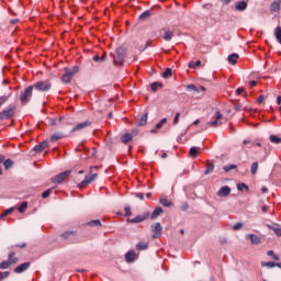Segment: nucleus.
Wrapping results in <instances>:
<instances>
[{
	"label": "nucleus",
	"instance_id": "1",
	"mask_svg": "<svg viewBox=\"0 0 281 281\" xmlns=\"http://www.w3.org/2000/svg\"><path fill=\"white\" fill-rule=\"evenodd\" d=\"M78 71H80L79 66H74L72 68H69V67L64 68V74L61 76V82H64L65 85H69V82H71L74 76H76V74H78Z\"/></svg>",
	"mask_w": 281,
	"mask_h": 281
},
{
	"label": "nucleus",
	"instance_id": "2",
	"mask_svg": "<svg viewBox=\"0 0 281 281\" xmlns=\"http://www.w3.org/2000/svg\"><path fill=\"white\" fill-rule=\"evenodd\" d=\"M32 87L36 91H41L42 93H47V91H52V81L49 79L44 81H37Z\"/></svg>",
	"mask_w": 281,
	"mask_h": 281
},
{
	"label": "nucleus",
	"instance_id": "3",
	"mask_svg": "<svg viewBox=\"0 0 281 281\" xmlns=\"http://www.w3.org/2000/svg\"><path fill=\"white\" fill-rule=\"evenodd\" d=\"M16 254L14 251L9 252V259L0 263V269H9L11 265H16L19 258L14 257Z\"/></svg>",
	"mask_w": 281,
	"mask_h": 281
},
{
	"label": "nucleus",
	"instance_id": "4",
	"mask_svg": "<svg viewBox=\"0 0 281 281\" xmlns=\"http://www.w3.org/2000/svg\"><path fill=\"white\" fill-rule=\"evenodd\" d=\"M32 91H34V87L29 86L24 89V91L20 93V102L22 104H27V102H30V98H32Z\"/></svg>",
	"mask_w": 281,
	"mask_h": 281
},
{
	"label": "nucleus",
	"instance_id": "5",
	"mask_svg": "<svg viewBox=\"0 0 281 281\" xmlns=\"http://www.w3.org/2000/svg\"><path fill=\"white\" fill-rule=\"evenodd\" d=\"M71 175V170L63 171L61 173H58L57 176L52 178V183H56L57 186H60L65 179H68V177Z\"/></svg>",
	"mask_w": 281,
	"mask_h": 281
},
{
	"label": "nucleus",
	"instance_id": "6",
	"mask_svg": "<svg viewBox=\"0 0 281 281\" xmlns=\"http://www.w3.org/2000/svg\"><path fill=\"white\" fill-rule=\"evenodd\" d=\"M76 236H78V231H66L60 234V238L69 243H76Z\"/></svg>",
	"mask_w": 281,
	"mask_h": 281
},
{
	"label": "nucleus",
	"instance_id": "7",
	"mask_svg": "<svg viewBox=\"0 0 281 281\" xmlns=\"http://www.w3.org/2000/svg\"><path fill=\"white\" fill-rule=\"evenodd\" d=\"M95 179H98V173L88 175V176H86L85 179L78 184V188H80V189L87 188V186H90L91 183H93V181H95Z\"/></svg>",
	"mask_w": 281,
	"mask_h": 281
},
{
	"label": "nucleus",
	"instance_id": "8",
	"mask_svg": "<svg viewBox=\"0 0 281 281\" xmlns=\"http://www.w3.org/2000/svg\"><path fill=\"white\" fill-rule=\"evenodd\" d=\"M16 111L15 106L8 108L7 110H3L0 112V120H10V117L14 116V113Z\"/></svg>",
	"mask_w": 281,
	"mask_h": 281
},
{
	"label": "nucleus",
	"instance_id": "9",
	"mask_svg": "<svg viewBox=\"0 0 281 281\" xmlns=\"http://www.w3.org/2000/svg\"><path fill=\"white\" fill-rule=\"evenodd\" d=\"M161 223L157 222L150 226V232H153L151 238H161Z\"/></svg>",
	"mask_w": 281,
	"mask_h": 281
},
{
	"label": "nucleus",
	"instance_id": "10",
	"mask_svg": "<svg viewBox=\"0 0 281 281\" xmlns=\"http://www.w3.org/2000/svg\"><path fill=\"white\" fill-rule=\"evenodd\" d=\"M221 120H223V114H221V112L217 111L215 113V120L207 122V126H211L212 128H216V127L221 126V124H223V122Z\"/></svg>",
	"mask_w": 281,
	"mask_h": 281
},
{
	"label": "nucleus",
	"instance_id": "11",
	"mask_svg": "<svg viewBox=\"0 0 281 281\" xmlns=\"http://www.w3.org/2000/svg\"><path fill=\"white\" fill-rule=\"evenodd\" d=\"M150 216V213L146 212L143 215H137L134 218L127 220V223H144V221H147V218Z\"/></svg>",
	"mask_w": 281,
	"mask_h": 281
},
{
	"label": "nucleus",
	"instance_id": "12",
	"mask_svg": "<svg viewBox=\"0 0 281 281\" xmlns=\"http://www.w3.org/2000/svg\"><path fill=\"white\" fill-rule=\"evenodd\" d=\"M91 124H93L91 121H85L82 123H79L72 127L71 133H76L77 131H85V128H89Z\"/></svg>",
	"mask_w": 281,
	"mask_h": 281
},
{
	"label": "nucleus",
	"instance_id": "13",
	"mask_svg": "<svg viewBox=\"0 0 281 281\" xmlns=\"http://www.w3.org/2000/svg\"><path fill=\"white\" fill-rule=\"evenodd\" d=\"M30 267H32V263H30V262L21 263L20 266L14 268V273H23V272L27 271V269Z\"/></svg>",
	"mask_w": 281,
	"mask_h": 281
},
{
	"label": "nucleus",
	"instance_id": "14",
	"mask_svg": "<svg viewBox=\"0 0 281 281\" xmlns=\"http://www.w3.org/2000/svg\"><path fill=\"white\" fill-rule=\"evenodd\" d=\"M249 3H247V1L243 0V1H238L235 3V10L237 12H245V10H247Z\"/></svg>",
	"mask_w": 281,
	"mask_h": 281
},
{
	"label": "nucleus",
	"instance_id": "15",
	"mask_svg": "<svg viewBox=\"0 0 281 281\" xmlns=\"http://www.w3.org/2000/svg\"><path fill=\"white\" fill-rule=\"evenodd\" d=\"M232 193V188L225 186V187H222L218 192H217V196H229V194Z\"/></svg>",
	"mask_w": 281,
	"mask_h": 281
},
{
	"label": "nucleus",
	"instance_id": "16",
	"mask_svg": "<svg viewBox=\"0 0 281 281\" xmlns=\"http://www.w3.org/2000/svg\"><path fill=\"white\" fill-rule=\"evenodd\" d=\"M247 238H249L251 245H260V243H262V238L256 234H248Z\"/></svg>",
	"mask_w": 281,
	"mask_h": 281
},
{
	"label": "nucleus",
	"instance_id": "17",
	"mask_svg": "<svg viewBox=\"0 0 281 281\" xmlns=\"http://www.w3.org/2000/svg\"><path fill=\"white\" fill-rule=\"evenodd\" d=\"M49 146V143L46 140H43L40 145H36L33 150L35 153H43L45 150V148H47Z\"/></svg>",
	"mask_w": 281,
	"mask_h": 281
},
{
	"label": "nucleus",
	"instance_id": "18",
	"mask_svg": "<svg viewBox=\"0 0 281 281\" xmlns=\"http://www.w3.org/2000/svg\"><path fill=\"white\" fill-rule=\"evenodd\" d=\"M281 8V0H273L270 4V11L271 12H278Z\"/></svg>",
	"mask_w": 281,
	"mask_h": 281
},
{
	"label": "nucleus",
	"instance_id": "19",
	"mask_svg": "<svg viewBox=\"0 0 281 281\" xmlns=\"http://www.w3.org/2000/svg\"><path fill=\"white\" fill-rule=\"evenodd\" d=\"M112 58H113V63L116 67H119L120 65H123L124 64V57L120 56V55H111Z\"/></svg>",
	"mask_w": 281,
	"mask_h": 281
},
{
	"label": "nucleus",
	"instance_id": "20",
	"mask_svg": "<svg viewBox=\"0 0 281 281\" xmlns=\"http://www.w3.org/2000/svg\"><path fill=\"white\" fill-rule=\"evenodd\" d=\"M212 172H214V162H212L211 160H207L204 175H212Z\"/></svg>",
	"mask_w": 281,
	"mask_h": 281
},
{
	"label": "nucleus",
	"instance_id": "21",
	"mask_svg": "<svg viewBox=\"0 0 281 281\" xmlns=\"http://www.w3.org/2000/svg\"><path fill=\"white\" fill-rule=\"evenodd\" d=\"M238 58H240V56L236 53H233L228 56V63L231 65H236V63H238Z\"/></svg>",
	"mask_w": 281,
	"mask_h": 281
},
{
	"label": "nucleus",
	"instance_id": "22",
	"mask_svg": "<svg viewBox=\"0 0 281 281\" xmlns=\"http://www.w3.org/2000/svg\"><path fill=\"white\" fill-rule=\"evenodd\" d=\"M121 142H122L123 144H128V142H133V134H128V133L123 134V135L121 136Z\"/></svg>",
	"mask_w": 281,
	"mask_h": 281
},
{
	"label": "nucleus",
	"instance_id": "23",
	"mask_svg": "<svg viewBox=\"0 0 281 281\" xmlns=\"http://www.w3.org/2000/svg\"><path fill=\"white\" fill-rule=\"evenodd\" d=\"M148 123V113H145L138 121L137 126H146Z\"/></svg>",
	"mask_w": 281,
	"mask_h": 281
},
{
	"label": "nucleus",
	"instance_id": "24",
	"mask_svg": "<svg viewBox=\"0 0 281 281\" xmlns=\"http://www.w3.org/2000/svg\"><path fill=\"white\" fill-rule=\"evenodd\" d=\"M160 214H164V209H161V206H158L151 213V216H150L151 221H155V218H157V216H159Z\"/></svg>",
	"mask_w": 281,
	"mask_h": 281
},
{
	"label": "nucleus",
	"instance_id": "25",
	"mask_svg": "<svg viewBox=\"0 0 281 281\" xmlns=\"http://www.w3.org/2000/svg\"><path fill=\"white\" fill-rule=\"evenodd\" d=\"M86 225H88V227H102V222L100 220H92L87 222Z\"/></svg>",
	"mask_w": 281,
	"mask_h": 281
},
{
	"label": "nucleus",
	"instance_id": "26",
	"mask_svg": "<svg viewBox=\"0 0 281 281\" xmlns=\"http://www.w3.org/2000/svg\"><path fill=\"white\" fill-rule=\"evenodd\" d=\"M150 16H153V13L150 12V10L144 11V12L138 16V21H146V19H150Z\"/></svg>",
	"mask_w": 281,
	"mask_h": 281
},
{
	"label": "nucleus",
	"instance_id": "27",
	"mask_svg": "<svg viewBox=\"0 0 281 281\" xmlns=\"http://www.w3.org/2000/svg\"><path fill=\"white\" fill-rule=\"evenodd\" d=\"M175 37V33L172 31H166L165 34L162 35V38L167 42L172 41V38Z\"/></svg>",
	"mask_w": 281,
	"mask_h": 281
},
{
	"label": "nucleus",
	"instance_id": "28",
	"mask_svg": "<svg viewBox=\"0 0 281 281\" xmlns=\"http://www.w3.org/2000/svg\"><path fill=\"white\" fill-rule=\"evenodd\" d=\"M199 150H201V148L199 147H191L189 150V155L192 159H196V155H199Z\"/></svg>",
	"mask_w": 281,
	"mask_h": 281
},
{
	"label": "nucleus",
	"instance_id": "29",
	"mask_svg": "<svg viewBox=\"0 0 281 281\" xmlns=\"http://www.w3.org/2000/svg\"><path fill=\"white\" fill-rule=\"evenodd\" d=\"M125 260H126V262H134L135 251L130 250L128 252H126Z\"/></svg>",
	"mask_w": 281,
	"mask_h": 281
},
{
	"label": "nucleus",
	"instance_id": "30",
	"mask_svg": "<svg viewBox=\"0 0 281 281\" xmlns=\"http://www.w3.org/2000/svg\"><path fill=\"white\" fill-rule=\"evenodd\" d=\"M63 137H65V134L56 132L52 135L50 142H58V139H63Z\"/></svg>",
	"mask_w": 281,
	"mask_h": 281
},
{
	"label": "nucleus",
	"instance_id": "31",
	"mask_svg": "<svg viewBox=\"0 0 281 281\" xmlns=\"http://www.w3.org/2000/svg\"><path fill=\"white\" fill-rule=\"evenodd\" d=\"M159 203L164 205V207H172V202L168 201L166 198H160Z\"/></svg>",
	"mask_w": 281,
	"mask_h": 281
},
{
	"label": "nucleus",
	"instance_id": "32",
	"mask_svg": "<svg viewBox=\"0 0 281 281\" xmlns=\"http://www.w3.org/2000/svg\"><path fill=\"white\" fill-rule=\"evenodd\" d=\"M116 56H122L123 58H125L126 56V48H124L123 46H120L116 48Z\"/></svg>",
	"mask_w": 281,
	"mask_h": 281
},
{
	"label": "nucleus",
	"instance_id": "33",
	"mask_svg": "<svg viewBox=\"0 0 281 281\" xmlns=\"http://www.w3.org/2000/svg\"><path fill=\"white\" fill-rule=\"evenodd\" d=\"M274 36L278 41V43H280L281 45V26H277L276 30H274Z\"/></svg>",
	"mask_w": 281,
	"mask_h": 281
},
{
	"label": "nucleus",
	"instance_id": "34",
	"mask_svg": "<svg viewBox=\"0 0 281 281\" xmlns=\"http://www.w3.org/2000/svg\"><path fill=\"white\" fill-rule=\"evenodd\" d=\"M136 249H138L139 251H145V249H148V244L140 241L136 245Z\"/></svg>",
	"mask_w": 281,
	"mask_h": 281
},
{
	"label": "nucleus",
	"instance_id": "35",
	"mask_svg": "<svg viewBox=\"0 0 281 281\" xmlns=\"http://www.w3.org/2000/svg\"><path fill=\"white\" fill-rule=\"evenodd\" d=\"M3 166H4L5 170H10V168H12V166H14V161H12V159H5L3 161Z\"/></svg>",
	"mask_w": 281,
	"mask_h": 281
},
{
	"label": "nucleus",
	"instance_id": "36",
	"mask_svg": "<svg viewBox=\"0 0 281 281\" xmlns=\"http://www.w3.org/2000/svg\"><path fill=\"white\" fill-rule=\"evenodd\" d=\"M161 87H164V85L161 83V82H153L151 85H150V89H151V91H157L159 88L161 89Z\"/></svg>",
	"mask_w": 281,
	"mask_h": 281
},
{
	"label": "nucleus",
	"instance_id": "37",
	"mask_svg": "<svg viewBox=\"0 0 281 281\" xmlns=\"http://www.w3.org/2000/svg\"><path fill=\"white\" fill-rule=\"evenodd\" d=\"M270 142L272 144H281V138L278 135H270Z\"/></svg>",
	"mask_w": 281,
	"mask_h": 281
},
{
	"label": "nucleus",
	"instance_id": "38",
	"mask_svg": "<svg viewBox=\"0 0 281 281\" xmlns=\"http://www.w3.org/2000/svg\"><path fill=\"white\" fill-rule=\"evenodd\" d=\"M172 76V68H166V70L162 74V78H171Z\"/></svg>",
	"mask_w": 281,
	"mask_h": 281
},
{
	"label": "nucleus",
	"instance_id": "39",
	"mask_svg": "<svg viewBox=\"0 0 281 281\" xmlns=\"http://www.w3.org/2000/svg\"><path fill=\"white\" fill-rule=\"evenodd\" d=\"M261 267H269L270 269H273V267H276V261H268V262L262 261Z\"/></svg>",
	"mask_w": 281,
	"mask_h": 281
},
{
	"label": "nucleus",
	"instance_id": "40",
	"mask_svg": "<svg viewBox=\"0 0 281 281\" xmlns=\"http://www.w3.org/2000/svg\"><path fill=\"white\" fill-rule=\"evenodd\" d=\"M52 192H54V188L47 189L46 191H44L42 193V198L43 199H48L49 194H52Z\"/></svg>",
	"mask_w": 281,
	"mask_h": 281
},
{
	"label": "nucleus",
	"instance_id": "41",
	"mask_svg": "<svg viewBox=\"0 0 281 281\" xmlns=\"http://www.w3.org/2000/svg\"><path fill=\"white\" fill-rule=\"evenodd\" d=\"M237 190L239 191L246 190L247 192H249V187L246 183H238Z\"/></svg>",
	"mask_w": 281,
	"mask_h": 281
},
{
	"label": "nucleus",
	"instance_id": "42",
	"mask_svg": "<svg viewBox=\"0 0 281 281\" xmlns=\"http://www.w3.org/2000/svg\"><path fill=\"white\" fill-rule=\"evenodd\" d=\"M237 166L236 165H227L223 167V170L225 172H229V170H236Z\"/></svg>",
	"mask_w": 281,
	"mask_h": 281
},
{
	"label": "nucleus",
	"instance_id": "43",
	"mask_svg": "<svg viewBox=\"0 0 281 281\" xmlns=\"http://www.w3.org/2000/svg\"><path fill=\"white\" fill-rule=\"evenodd\" d=\"M19 212L20 214H23V212H25V210H27V202H23L20 206H19Z\"/></svg>",
	"mask_w": 281,
	"mask_h": 281
},
{
	"label": "nucleus",
	"instance_id": "44",
	"mask_svg": "<svg viewBox=\"0 0 281 281\" xmlns=\"http://www.w3.org/2000/svg\"><path fill=\"white\" fill-rule=\"evenodd\" d=\"M267 256H271L272 260H280V257L273 252V250H269Z\"/></svg>",
	"mask_w": 281,
	"mask_h": 281
},
{
	"label": "nucleus",
	"instance_id": "45",
	"mask_svg": "<svg viewBox=\"0 0 281 281\" xmlns=\"http://www.w3.org/2000/svg\"><path fill=\"white\" fill-rule=\"evenodd\" d=\"M250 172L251 175H256V172H258V162H252Z\"/></svg>",
	"mask_w": 281,
	"mask_h": 281
},
{
	"label": "nucleus",
	"instance_id": "46",
	"mask_svg": "<svg viewBox=\"0 0 281 281\" xmlns=\"http://www.w3.org/2000/svg\"><path fill=\"white\" fill-rule=\"evenodd\" d=\"M200 65H201V60H198L196 63L191 61L189 64V67H190V69H196V67H200Z\"/></svg>",
	"mask_w": 281,
	"mask_h": 281
},
{
	"label": "nucleus",
	"instance_id": "47",
	"mask_svg": "<svg viewBox=\"0 0 281 281\" xmlns=\"http://www.w3.org/2000/svg\"><path fill=\"white\" fill-rule=\"evenodd\" d=\"M10 97L8 95H2L0 97V108L3 106V104H5V102H8Z\"/></svg>",
	"mask_w": 281,
	"mask_h": 281
},
{
	"label": "nucleus",
	"instance_id": "48",
	"mask_svg": "<svg viewBox=\"0 0 281 281\" xmlns=\"http://www.w3.org/2000/svg\"><path fill=\"white\" fill-rule=\"evenodd\" d=\"M14 212V207H10L2 213V216H10Z\"/></svg>",
	"mask_w": 281,
	"mask_h": 281
},
{
	"label": "nucleus",
	"instance_id": "49",
	"mask_svg": "<svg viewBox=\"0 0 281 281\" xmlns=\"http://www.w3.org/2000/svg\"><path fill=\"white\" fill-rule=\"evenodd\" d=\"M188 90L189 91H194L195 93H199V88H196V86H194V85H189Z\"/></svg>",
	"mask_w": 281,
	"mask_h": 281
},
{
	"label": "nucleus",
	"instance_id": "50",
	"mask_svg": "<svg viewBox=\"0 0 281 281\" xmlns=\"http://www.w3.org/2000/svg\"><path fill=\"white\" fill-rule=\"evenodd\" d=\"M179 117H181V113L180 112H177L176 113V116H175V120H173V125L177 126V124H179Z\"/></svg>",
	"mask_w": 281,
	"mask_h": 281
},
{
	"label": "nucleus",
	"instance_id": "51",
	"mask_svg": "<svg viewBox=\"0 0 281 281\" xmlns=\"http://www.w3.org/2000/svg\"><path fill=\"white\" fill-rule=\"evenodd\" d=\"M166 122H168V119H162L159 123L156 124V128H161Z\"/></svg>",
	"mask_w": 281,
	"mask_h": 281
},
{
	"label": "nucleus",
	"instance_id": "52",
	"mask_svg": "<svg viewBox=\"0 0 281 281\" xmlns=\"http://www.w3.org/2000/svg\"><path fill=\"white\" fill-rule=\"evenodd\" d=\"M9 276H10V272H8V271L1 272L0 273V281L5 280V278H8Z\"/></svg>",
	"mask_w": 281,
	"mask_h": 281
},
{
	"label": "nucleus",
	"instance_id": "53",
	"mask_svg": "<svg viewBox=\"0 0 281 281\" xmlns=\"http://www.w3.org/2000/svg\"><path fill=\"white\" fill-rule=\"evenodd\" d=\"M270 229H272L277 236H281V228L270 227Z\"/></svg>",
	"mask_w": 281,
	"mask_h": 281
},
{
	"label": "nucleus",
	"instance_id": "54",
	"mask_svg": "<svg viewBox=\"0 0 281 281\" xmlns=\"http://www.w3.org/2000/svg\"><path fill=\"white\" fill-rule=\"evenodd\" d=\"M125 214H124V216H132V212H131V206H125Z\"/></svg>",
	"mask_w": 281,
	"mask_h": 281
},
{
	"label": "nucleus",
	"instance_id": "55",
	"mask_svg": "<svg viewBox=\"0 0 281 281\" xmlns=\"http://www.w3.org/2000/svg\"><path fill=\"white\" fill-rule=\"evenodd\" d=\"M240 227H243V223H236V224L233 226V231H234V232H238V229H240Z\"/></svg>",
	"mask_w": 281,
	"mask_h": 281
},
{
	"label": "nucleus",
	"instance_id": "56",
	"mask_svg": "<svg viewBox=\"0 0 281 281\" xmlns=\"http://www.w3.org/2000/svg\"><path fill=\"white\" fill-rule=\"evenodd\" d=\"M236 111H243V104H240L239 102L234 104Z\"/></svg>",
	"mask_w": 281,
	"mask_h": 281
},
{
	"label": "nucleus",
	"instance_id": "57",
	"mask_svg": "<svg viewBox=\"0 0 281 281\" xmlns=\"http://www.w3.org/2000/svg\"><path fill=\"white\" fill-rule=\"evenodd\" d=\"M15 247H18L19 249H25V247H27V244L26 243L18 244L15 245Z\"/></svg>",
	"mask_w": 281,
	"mask_h": 281
},
{
	"label": "nucleus",
	"instance_id": "58",
	"mask_svg": "<svg viewBox=\"0 0 281 281\" xmlns=\"http://www.w3.org/2000/svg\"><path fill=\"white\" fill-rule=\"evenodd\" d=\"M258 104H262L265 102V95H259V98L257 99Z\"/></svg>",
	"mask_w": 281,
	"mask_h": 281
},
{
	"label": "nucleus",
	"instance_id": "59",
	"mask_svg": "<svg viewBox=\"0 0 281 281\" xmlns=\"http://www.w3.org/2000/svg\"><path fill=\"white\" fill-rule=\"evenodd\" d=\"M136 199H139V201H144V193H136Z\"/></svg>",
	"mask_w": 281,
	"mask_h": 281
},
{
	"label": "nucleus",
	"instance_id": "60",
	"mask_svg": "<svg viewBox=\"0 0 281 281\" xmlns=\"http://www.w3.org/2000/svg\"><path fill=\"white\" fill-rule=\"evenodd\" d=\"M240 93H245V88H238L236 90V95H240Z\"/></svg>",
	"mask_w": 281,
	"mask_h": 281
},
{
	"label": "nucleus",
	"instance_id": "61",
	"mask_svg": "<svg viewBox=\"0 0 281 281\" xmlns=\"http://www.w3.org/2000/svg\"><path fill=\"white\" fill-rule=\"evenodd\" d=\"M277 103L279 105V111L281 112V97L280 95L277 97Z\"/></svg>",
	"mask_w": 281,
	"mask_h": 281
},
{
	"label": "nucleus",
	"instance_id": "62",
	"mask_svg": "<svg viewBox=\"0 0 281 281\" xmlns=\"http://www.w3.org/2000/svg\"><path fill=\"white\" fill-rule=\"evenodd\" d=\"M256 85H257V82H256L255 80H251V81L249 82V88H250V89H254V87H256Z\"/></svg>",
	"mask_w": 281,
	"mask_h": 281
},
{
	"label": "nucleus",
	"instance_id": "63",
	"mask_svg": "<svg viewBox=\"0 0 281 281\" xmlns=\"http://www.w3.org/2000/svg\"><path fill=\"white\" fill-rule=\"evenodd\" d=\"M101 63H104V60H106V53H104L101 57H100Z\"/></svg>",
	"mask_w": 281,
	"mask_h": 281
},
{
	"label": "nucleus",
	"instance_id": "64",
	"mask_svg": "<svg viewBox=\"0 0 281 281\" xmlns=\"http://www.w3.org/2000/svg\"><path fill=\"white\" fill-rule=\"evenodd\" d=\"M243 144H244V146H247V144H251V145L254 146V143H251V140H248V139H245V140L243 142Z\"/></svg>",
	"mask_w": 281,
	"mask_h": 281
}]
</instances>
